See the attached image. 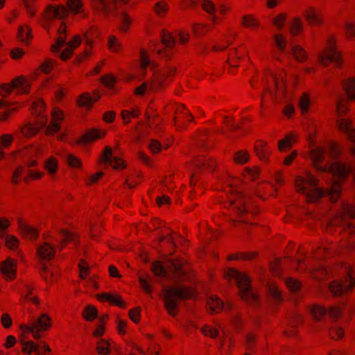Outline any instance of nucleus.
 I'll use <instances>...</instances> for the list:
<instances>
[{"label":"nucleus","instance_id":"51","mask_svg":"<svg viewBox=\"0 0 355 355\" xmlns=\"http://www.w3.org/2000/svg\"><path fill=\"white\" fill-rule=\"evenodd\" d=\"M292 53L294 58L298 62H303L307 58L306 51L299 45L293 46L292 49Z\"/></svg>","mask_w":355,"mask_h":355},{"label":"nucleus","instance_id":"55","mask_svg":"<svg viewBox=\"0 0 355 355\" xmlns=\"http://www.w3.org/2000/svg\"><path fill=\"white\" fill-rule=\"evenodd\" d=\"M68 12L73 11L74 14H78L81 11L83 3L81 0H68L67 1Z\"/></svg>","mask_w":355,"mask_h":355},{"label":"nucleus","instance_id":"54","mask_svg":"<svg viewBox=\"0 0 355 355\" xmlns=\"http://www.w3.org/2000/svg\"><path fill=\"white\" fill-rule=\"evenodd\" d=\"M66 163L70 168H80L82 167V162L80 159L73 154H68L67 155Z\"/></svg>","mask_w":355,"mask_h":355},{"label":"nucleus","instance_id":"27","mask_svg":"<svg viewBox=\"0 0 355 355\" xmlns=\"http://www.w3.org/2000/svg\"><path fill=\"white\" fill-rule=\"evenodd\" d=\"M37 255L44 260H52L55 254V248L47 242H44L37 250Z\"/></svg>","mask_w":355,"mask_h":355},{"label":"nucleus","instance_id":"29","mask_svg":"<svg viewBox=\"0 0 355 355\" xmlns=\"http://www.w3.org/2000/svg\"><path fill=\"white\" fill-rule=\"evenodd\" d=\"M243 55H244V49H243L233 48V49H230L229 51L227 62L230 64V67H235V68L238 67L239 62Z\"/></svg>","mask_w":355,"mask_h":355},{"label":"nucleus","instance_id":"64","mask_svg":"<svg viewBox=\"0 0 355 355\" xmlns=\"http://www.w3.org/2000/svg\"><path fill=\"white\" fill-rule=\"evenodd\" d=\"M76 105L80 107L89 109V92H84L80 94L76 100Z\"/></svg>","mask_w":355,"mask_h":355},{"label":"nucleus","instance_id":"30","mask_svg":"<svg viewBox=\"0 0 355 355\" xmlns=\"http://www.w3.org/2000/svg\"><path fill=\"white\" fill-rule=\"evenodd\" d=\"M297 136L293 132H291L286 135L284 138L278 141V150L280 152H284L287 149H290L293 144L297 142Z\"/></svg>","mask_w":355,"mask_h":355},{"label":"nucleus","instance_id":"25","mask_svg":"<svg viewBox=\"0 0 355 355\" xmlns=\"http://www.w3.org/2000/svg\"><path fill=\"white\" fill-rule=\"evenodd\" d=\"M12 88H20L19 94L27 95L31 92V84L27 82V78L25 76L21 75L13 78L10 82Z\"/></svg>","mask_w":355,"mask_h":355},{"label":"nucleus","instance_id":"22","mask_svg":"<svg viewBox=\"0 0 355 355\" xmlns=\"http://www.w3.org/2000/svg\"><path fill=\"white\" fill-rule=\"evenodd\" d=\"M96 299L101 302H107L110 305L117 306L121 308H125L126 303L122 297L118 294H110L109 293H102L96 295Z\"/></svg>","mask_w":355,"mask_h":355},{"label":"nucleus","instance_id":"21","mask_svg":"<svg viewBox=\"0 0 355 355\" xmlns=\"http://www.w3.org/2000/svg\"><path fill=\"white\" fill-rule=\"evenodd\" d=\"M18 229L21 235L26 239L36 240L39 236V231L26 224L22 218H18Z\"/></svg>","mask_w":355,"mask_h":355},{"label":"nucleus","instance_id":"48","mask_svg":"<svg viewBox=\"0 0 355 355\" xmlns=\"http://www.w3.org/2000/svg\"><path fill=\"white\" fill-rule=\"evenodd\" d=\"M327 314L331 320H337L342 317L343 309L338 305L331 306L327 309Z\"/></svg>","mask_w":355,"mask_h":355},{"label":"nucleus","instance_id":"20","mask_svg":"<svg viewBox=\"0 0 355 355\" xmlns=\"http://www.w3.org/2000/svg\"><path fill=\"white\" fill-rule=\"evenodd\" d=\"M254 150L258 158L263 162L268 163L271 154L270 148L268 142L264 140L256 141L254 146Z\"/></svg>","mask_w":355,"mask_h":355},{"label":"nucleus","instance_id":"19","mask_svg":"<svg viewBox=\"0 0 355 355\" xmlns=\"http://www.w3.org/2000/svg\"><path fill=\"white\" fill-rule=\"evenodd\" d=\"M167 78L164 77L162 73H155L153 74L149 82V90L155 92L164 90L169 85Z\"/></svg>","mask_w":355,"mask_h":355},{"label":"nucleus","instance_id":"60","mask_svg":"<svg viewBox=\"0 0 355 355\" xmlns=\"http://www.w3.org/2000/svg\"><path fill=\"white\" fill-rule=\"evenodd\" d=\"M329 157L337 159L341 154L340 147L334 142H330L328 145Z\"/></svg>","mask_w":355,"mask_h":355},{"label":"nucleus","instance_id":"17","mask_svg":"<svg viewBox=\"0 0 355 355\" xmlns=\"http://www.w3.org/2000/svg\"><path fill=\"white\" fill-rule=\"evenodd\" d=\"M192 164L201 171H214L218 166V162L214 158L204 156L196 157L193 160Z\"/></svg>","mask_w":355,"mask_h":355},{"label":"nucleus","instance_id":"24","mask_svg":"<svg viewBox=\"0 0 355 355\" xmlns=\"http://www.w3.org/2000/svg\"><path fill=\"white\" fill-rule=\"evenodd\" d=\"M304 17L310 26H319L323 23L320 13L313 7H309L304 11Z\"/></svg>","mask_w":355,"mask_h":355},{"label":"nucleus","instance_id":"53","mask_svg":"<svg viewBox=\"0 0 355 355\" xmlns=\"http://www.w3.org/2000/svg\"><path fill=\"white\" fill-rule=\"evenodd\" d=\"M268 293L274 301L280 302L282 300L281 292L276 284L270 283L268 284Z\"/></svg>","mask_w":355,"mask_h":355},{"label":"nucleus","instance_id":"4","mask_svg":"<svg viewBox=\"0 0 355 355\" xmlns=\"http://www.w3.org/2000/svg\"><path fill=\"white\" fill-rule=\"evenodd\" d=\"M194 295L192 288L188 286H171L164 291V306L172 317L177 315L181 300L191 299Z\"/></svg>","mask_w":355,"mask_h":355},{"label":"nucleus","instance_id":"14","mask_svg":"<svg viewBox=\"0 0 355 355\" xmlns=\"http://www.w3.org/2000/svg\"><path fill=\"white\" fill-rule=\"evenodd\" d=\"M43 16L49 20L53 19H63L68 16V10L62 4L49 5L46 7Z\"/></svg>","mask_w":355,"mask_h":355},{"label":"nucleus","instance_id":"63","mask_svg":"<svg viewBox=\"0 0 355 355\" xmlns=\"http://www.w3.org/2000/svg\"><path fill=\"white\" fill-rule=\"evenodd\" d=\"M60 128L61 126L59 125V123L56 121H53V119H51L49 125L45 130V135L47 136L53 135L60 131Z\"/></svg>","mask_w":355,"mask_h":355},{"label":"nucleus","instance_id":"6","mask_svg":"<svg viewBox=\"0 0 355 355\" xmlns=\"http://www.w3.org/2000/svg\"><path fill=\"white\" fill-rule=\"evenodd\" d=\"M336 37L334 35H328L325 46L319 55V60L321 64L328 66L334 63L337 66L341 65L343 62L342 54L337 49Z\"/></svg>","mask_w":355,"mask_h":355},{"label":"nucleus","instance_id":"9","mask_svg":"<svg viewBox=\"0 0 355 355\" xmlns=\"http://www.w3.org/2000/svg\"><path fill=\"white\" fill-rule=\"evenodd\" d=\"M17 261L7 257L0 262V272L6 281H12L17 277Z\"/></svg>","mask_w":355,"mask_h":355},{"label":"nucleus","instance_id":"37","mask_svg":"<svg viewBox=\"0 0 355 355\" xmlns=\"http://www.w3.org/2000/svg\"><path fill=\"white\" fill-rule=\"evenodd\" d=\"M334 253H337V248L336 245L334 243H329L324 248H319L314 252L317 259H323L327 256L331 255Z\"/></svg>","mask_w":355,"mask_h":355},{"label":"nucleus","instance_id":"47","mask_svg":"<svg viewBox=\"0 0 355 355\" xmlns=\"http://www.w3.org/2000/svg\"><path fill=\"white\" fill-rule=\"evenodd\" d=\"M303 29V24L301 19L298 17H295L293 19L291 23L289 32L293 35H298Z\"/></svg>","mask_w":355,"mask_h":355},{"label":"nucleus","instance_id":"57","mask_svg":"<svg viewBox=\"0 0 355 355\" xmlns=\"http://www.w3.org/2000/svg\"><path fill=\"white\" fill-rule=\"evenodd\" d=\"M243 175L246 179L253 181L258 178L259 175V169L257 167H254L252 168L247 167L244 168Z\"/></svg>","mask_w":355,"mask_h":355},{"label":"nucleus","instance_id":"61","mask_svg":"<svg viewBox=\"0 0 355 355\" xmlns=\"http://www.w3.org/2000/svg\"><path fill=\"white\" fill-rule=\"evenodd\" d=\"M329 334L332 340H338L344 336V330L339 327H333L330 328Z\"/></svg>","mask_w":355,"mask_h":355},{"label":"nucleus","instance_id":"1","mask_svg":"<svg viewBox=\"0 0 355 355\" xmlns=\"http://www.w3.org/2000/svg\"><path fill=\"white\" fill-rule=\"evenodd\" d=\"M355 217V207L349 204H343L340 211L329 223V231L333 233V227L340 228V232L348 237L347 241H342L340 245L349 250L355 249V241L350 238L355 234V227L349 220Z\"/></svg>","mask_w":355,"mask_h":355},{"label":"nucleus","instance_id":"38","mask_svg":"<svg viewBox=\"0 0 355 355\" xmlns=\"http://www.w3.org/2000/svg\"><path fill=\"white\" fill-rule=\"evenodd\" d=\"M36 325L39 330L49 331L52 327V319L49 315L42 313L37 318Z\"/></svg>","mask_w":355,"mask_h":355},{"label":"nucleus","instance_id":"50","mask_svg":"<svg viewBox=\"0 0 355 355\" xmlns=\"http://www.w3.org/2000/svg\"><path fill=\"white\" fill-rule=\"evenodd\" d=\"M23 346L21 348V352L23 353H26L28 354H31L33 352H35L37 354V351L39 349V345L34 343L33 340L29 341H22L21 340Z\"/></svg>","mask_w":355,"mask_h":355},{"label":"nucleus","instance_id":"2","mask_svg":"<svg viewBox=\"0 0 355 355\" xmlns=\"http://www.w3.org/2000/svg\"><path fill=\"white\" fill-rule=\"evenodd\" d=\"M294 184L296 191L304 195L309 203L315 202L325 194L327 195V192L323 189L318 187V179L309 171H306L303 175H297Z\"/></svg>","mask_w":355,"mask_h":355},{"label":"nucleus","instance_id":"34","mask_svg":"<svg viewBox=\"0 0 355 355\" xmlns=\"http://www.w3.org/2000/svg\"><path fill=\"white\" fill-rule=\"evenodd\" d=\"M17 38L22 42H26L27 44H30L33 39L31 28L27 25H25L24 26H19L18 28Z\"/></svg>","mask_w":355,"mask_h":355},{"label":"nucleus","instance_id":"56","mask_svg":"<svg viewBox=\"0 0 355 355\" xmlns=\"http://www.w3.org/2000/svg\"><path fill=\"white\" fill-rule=\"evenodd\" d=\"M151 270L155 275L159 277H164L166 275L165 268L162 266V263L158 261L153 263Z\"/></svg>","mask_w":355,"mask_h":355},{"label":"nucleus","instance_id":"5","mask_svg":"<svg viewBox=\"0 0 355 355\" xmlns=\"http://www.w3.org/2000/svg\"><path fill=\"white\" fill-rule=\"evenodd\" d=\"M351 171V167L341 162H335L328 167L327 172L331 173L334 177L338 178L332 182L331 188L327 191V196L331 202H336L340 198L342 181L348 178Z\"/></svg>","mask_w":355,"mask_h":355},{"label":"nucleus","instance_id":"40","mask_svg":"<svg viewBox=\"0 0 355 355\" xmlns=\"http://www.w3.org/2000/svg\"><path fill=\"white\" fill-rule=\"evenodd\" d=\"M96 351L98 355H108L111 352L110 340L100 338L96 342Z\"/></svg>","mask_w":355,"mask_h":355},{"label":"nucleus","instance_id":"13","mask_svg":"<svg viewBox=\"0 0 355 355\" xmlns=\"http://www.w3.org/2000/svg\"><path fill=\"white\" fill-rule=\"evenodd\" d=\"M166 268L168 272L172 273L175 279H181L187 271L186 261L183 259L170 260L166 264Z\"/></svg>","mask_w":355,"mask_h":355},{"label":"nucleus","instance_id":"15","mask_svg":"<svg viewBox=\"0 0 355 355\" xmlns=\"http://www.w3.org/2000/svg\"><path fill=\"white\" fill-rule=\"evenodd\" d=\"M325 155V150L321 148H315L310 152V159L312 162V164L318 171L327 172L328 170L327 165H322Z\"/></svg>","mask_w":355,"mask_h":355},{"label":"nucleus","instance_id":"33","mask_svg":"<svg viewBox=\"0 0 355 355\" xmlns=\"http://www.w3.org/2000/svg\"><path fill=\"white\" fill-rule=\"evenodd\" d=\"M43 168L48 174L53 176L58 171V160L54 156H51L44 162Z\"/></svg>","mask_w":355,"mask_h":355},{"label":"nucleus","instance_id":"7","mask_svg":"<svg viewBox=\"0 0 355 355\" xmlns=\"http://www.w3.org/2000/svg\"><path fill=\"white\" fill-rule=\"evenodd\" d=\"M225 277L227 280L236 279L241 297L243 300L248 302L256 300L257 296L252 292L250 279L245 274H241L235 269L230 268L225 272Z\"/></svg>","mask_w":355,"mask_h":355},{"label":"nucleus","instance_id":"58","mask_svg":"<svg viewBox=\"0 0 355 355\" xmlns=\"http://www.w3.org/2000/svg\"><path fill=\"white\" fill-rule=\"evenodd\" d=\"M107 46L112 52H118L121 49V44L114 35L109 36Z\"/></svg>","mask_w":355,"mask_h":355},{"label":"nucleus","instance_id":"52","mask_svg":"<svg viewBox=\"0 0 355 355\" xmlns=\"http://www.w3.org/2000/svg\"><path fill=\"white\" fill-rule=\"evenodd\" d=\"M132 21L133 20L130 15L127 12H123L121 13V25L119 28L120 31L124 33L127 32Z\"/></svg>","mask_w":355,"mask_h":355},{"label":"nucleus","instance_id":"32","mask_svg":"<svg viewBox=\"0 0 355 355\" xmlns=\"http://www.w3.org/2000/svg\"><path fill=\"white\" fill-rule=\"evenodd\" d=\"M259 255L258 252H240L235 254H230L227 257L228 260H243V261H252L255 259Z\"/></svg>","mask_w":355,"mask_h":355},{"label":"nucleus","instance_id":"8","mask_svg":"<svg viewBox=\"0 0 355 355\" xmlns=\"http://www.w3.org/2000/svg\"><path fill=\"white\" fill-rule=\"evenodd\" d=\"M344 270L349 276L347 279L343 284L334 281L329 285V290L334 296L338 297L345 293H350L355 287V279L352 277L354 274L353 268L349 266H345Z\"/></svg>","mask_w":355,"mask_h":355},{"label":"nucleus","instance_id":"36","mask_svg":"<svg viewBox=\"0 0 355 355\" xmlns=\"http://www.w3.org/2000/svg\"><path fill=\"white\" fill-rule=\"evenodd\" d=\"M309 309L311 318L315 321H320L327 314V309L322 305L312 304Z\"/></svg>","mask_w":355,"mask_h":355},{"label":"nucleus","instance_id":"11","mask_svg":"<svg viewBox=\"0 0 355 355\" xmlns=\"http://www.w3.org/2000/svg\"><path fill=\"white\" fill-rule=\"evenodd\" d=\"M249 200L245 198L241 193H238L235 197H230L229 200L228 209L235 211L238 214H243L250 211L248 205Z\"/></svg>","mask_w":355,"mask_h":355},{"label":"nucleus","instance_id":"35","mask_svg":"<svg viewBox=\"0 0 355 355\" xmlns=\"http://www.w3.org/2000/svg\"><path fill=\"white\" fill-rule=\"evenodd\" d=\"M56 63V60L52 58L45 59L36 69L35 74L38 75L39 72L44 74H49L53 71Z\"/></svg>","mask_w":355,"mask_h":355},{"label":"nucleus","instance_id":"23","mask_svg":"<svg viewBox=\"0 0 355 355\" xmlns=\"http://www.w3.org/2000/svg\"><path fill=\"white\" fill-rule=\"evenodd\" d=\"M46 104L43 99L40 98L33 102L31 105V114L35 116V121H40L42 118L45 119V125L47 123L48 118L45 114Z\"/></svg>","mask_w":355,"mask_h":355},{"label":"nucleus","instance_id":"31","mask_svg":"<svg viewBox=\"0 0 355 355\" xmlns=\"http://www.w3.org/2000/svg\"><path fill=\"white\" fill-rule=\"evenodd\" d=\"M223 305V302L216 295L211 296L207 302V306L211 314L220 312Z\"/></svg>","mask_w":355,"mask_h":355},{"label":"nucleus","instance_id":"3","mask_svg":"<svg viewBox=\"0 0 355 355\" xmlns=\"http://www.w3.org/2000/svg\"><path fill=\"white\" fill-rule=\"evenodd\" d=\"M194 295L192 288L188 286H171L164 291V306L172 317L177 315L181 300L191 299Z\"/></svg>","mask_w":355,"mask_h":355},{"label":"nucleus","instance_id":"42","mask_svg":"<svg viewBox=\"0 0 355 355\" xmlns=\"http://www.w3.org/2000/svg\"><path fill=\"white\" fill-rule=\"evenodd\" d=\"M250 157V153L247 150L236 151L232 155L234 162L240 165L246 164L249 161Z\"/></svg>","mask_w":355,"mask_h":355},{"label":"nucleus","instance_id":"43","mask_svg":"<svg viewBox=\"0 0 355 355\" xmlns=\"http://www.w3.org/2000/svg\"><path fill=\"white\" fill-rule=\"evenodd\" d=\"M343 89L350 100H355V77L346 80L343 83Z\"/></svg>","mask_w":355,"mask_h":355},{"label":"nucleus","instance_id":"62","mask_svg":"<svg viewBox=\"0 0 355 355\" xmlns=\"http://www.w3.org/2000/svg\"><path fill=\"white\" fill-rule=\"evenodd\" d=\"M193 30L196 37H201L202 35L208 33L210 31V28L207 24H196L193 26Z\"/></svg>","mask_w":355,"mask_h":355},{"label":"nucleus","instance_id":"39","mask_svg":"<svg viewBox=\"0 0 355 355\" xmlns=\"http://www.w3.org/2000/svg\"><path fill=\"white\" fill-rule=\"evenodd\" d=\"M241 25L247 28L257 30L259 26V19L252 15H245L241 18Z\"/></svg>","mask_w":355,"mask_h":355},{"label":"nucleus","instance_id":"16","mask_svg":"<svg viewBox=\"0 0 355 355\" xmlns=\"http://www.w3.org/2000/svg\"><path fill=\"white\" fill-rule=\"evenodd\" d=\"M112 148L109 146H106L103 155L99 158V162L101 163L109 162L110 166L114 169H122L125 168V162L122 159L117 157H113L112 158Z\"/></svg>","mask_w":355,"mask_h":355},{"label":"nucleus","instance_id":"49","mask_svg":"<svg viewBox=\"0 0 355 355\" xmlns=\"http://www.w3.org/2000/svg\"><path fill=\"white\" fill-rule=\"evenodd\" d=\"M121 114L124 123H128L130 122L132 118H138L141 112L139 109L134 108L131 111L126 110H122Z\"/></svg>","mask_w":355,"mask_h":355},{"label":"nucleus","instance_id":"28","mask_svg":"<svg viewBox=\"0 0 355 355\" xmlns=\"http://www.w3.org/2000/svg\"><path fill=\"white\" fill-rule=\"evenodd\" d=\"M148 67L153 69L157 67V64L150 60L148 53L146 50L141 49L140 51V70L141 77L146 76V71Z\"/></svg>","mask_w":355,"mask_h":355},{"label":"nucleus","instance_id":"26","mask_svg":"<svg viewBox=\"0 0 355 355\" xmlns=\"http://www.w3.org/2000/svg\"><path fill=\"white\" fill-rule=\"evenodd\" d=\"M275 85V96L276 97H284L286 94V86L284 77L286 73L280 71L277 74L272 76Z\"/></svg>","mask_w":355,"mask_h":355},{"label":"nucleus","instance_id":"18","mask_svg":"<svg viewBox=\"0 0 355 355\" xmlns=\"http://www.w3.org/2000/svg\"><path fill=\"white\" fill-rule=\"evenodd\" d=\"M45 119L42 118L40 121H35L33 123H28L21 128V134L26 138H31L36 135L45 125Z\"/></svg>","mask_w":355,"mask_h":355},{"label":"nucleus","instance_id":"46","mask_svg":"<svg viewBox=\"0 0 355 355\" xmlns=\"http://www.w3.org/2000/svg\"><path fill=\"white\" fill-rule=\"evenodd\" d=\"M168 4L164 1H160L154 6V11L160 17H164L168 12Z\"/></svg>","mask_w":355,"mask_h":355},{"label":"nucleus","instance_id":"44","mask_svg":"<svg viewBox=\"0 0 355 355\" xmlns=\"http://www.w3.org/2000/svg\"><path fill=\"white\" fill-rule=\"evenodd\" d=\"M100 81L104 87L112 90L115 88L116 78L112 73H108L101 77Z\"/></svg>","mask_w":355,"mask_h":355},{"label":"nucleus","instance_id":"41","mask_svg":"<svg viewBox=\"0 0 355 355\" xmlns=\"http://www.w3.org/2000/svg\"><path fill=\"white\" fill-rule=\"evenodd\" d=\"M60 250L63 248L70 242L75 240L76 235L67 230H60Z\"/></svg>","mask_w":355,"mask_h":355},{"label":"nucleus","instance_id":"59","mask_svg":"<svg viewBox=\"0 0 355 355\" xmlns=\"http://www.w3.org/2000/svg\"><path fill=\"white\" fill-rule=\"evenodd\" d=\"M106 133L104 129L90 128V143L103 139Z\"/></svg>","mask_w":355,"mask_h":355},{"label":"nucleus","instance_id":"10","mask_svg":"<svg viewBox=\"0 0 355 355\" xmlns=\"http://www.w3.org/2000/svg\"><path fill=\"white\" fill-rule=\"evenodd\" d=\"M161 42L165 48L157 49L156 53L161 57L170 59L173 55L172 49L175 45V38L170 33L162 31Z\"/></svg>","mask_w":355,"mask_h":355},{"label":"nucleus","instance_id":"12","mask_svg":"<svg viewBox=\"0 0 355 355\" xmlns=\"http://www.w3.org/2000/svg\"><path fill=\"white\" fill-rule=\"evenodd\" d=\"M193 119V116L187 110L182 104L176 105L173 121L178 129L181 130L184 127V122H190Z\"/></svg>","mask_w":355,"mask_h":355},{"label":"nucleus","instance_id":"45","mask_svg":"<svg viewBox=\"0 0 355 355\" xmlns=\"http://www.w3.org/2000/svg\"><path fill=\"white\" fill-rule=\"evenodd\" d=\"M5 245L12 251H16L19 247V241L17 236L8 234L5 238Z\"/></svg>","mask_w":355,"mask_h":355}]
</instances>
